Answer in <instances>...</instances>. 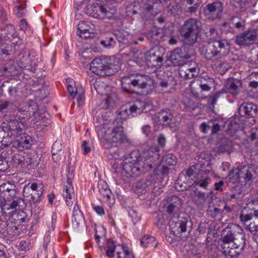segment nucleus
<instances>
[{
    "instance_id": "1",
    "label": "nucleus",
    "mask_w": 258,
    "mask_h": 258,
    "mask_svg": "<svg viewBox=\"0 0 258 258\" xmlns=\"http://www.w3.org/2000/svg\"><path fill=\"white\" fill-rule=\"evenodd\" d=\"M159 146H155L144 152L141 156L136 151L132 152L125 158L122 163V169L127 177H134L141 173L151 170L156 165L159 158L160 148L164 147L166 138L163 135L158 138Z\"/></svg>"
},
{
    "instance_id": "2",
    "label": "nucleus",
    "mask_w": 258,
    "mask_h": 258,
    "mask_svg": "<svg viewBox=\"0 0 258 258\" xmlns=\"http://www.w3.org/2000/svg\"><path fill=\"white\" fill-rule=\"evenodd\" d=\"M96 131L98 138L104 147L110 149L128 142L123 127L121 125L112 126L105 123L97 126Z\"/></svg>"
},
{
    "instance_id": "3",
    "label": "nucleus",
    "mask_w": 258,
    "mask_h": 258,
    "mask_svg": "<svg viewBox=\"0 0 258 258\" xmlns=\"http://www.w3.org/2000/svg\"><path fill=\"white\" fill-rule=\"evenodd\" d=\"M240 221L254 236L258 242V200L248 203L241 211L239 216Z\"/></svg>"
},
{
    "instance_id": "4",
    "label": "nucleus",
    "mask_w": 258,
    "mask_h": 258,
    "mask_svg": "<svg viewBox=\"0 0 258 258\" xmlns=\"http://www.w3.org/2000/svg\"><path fill=\"white\" fill-rule=\"evenodd\" d=\"M209 40L213 42L212 48L208 49L205 53V57L208 60H214L216 56L221 57L225 56L229 50V42L226 39H221L217 30L212 27L207 35Z\"/></svg>"
},
{
    "instance_id": "5",
    "label": "nucleus",
    "mask_w": 258,
    "mask_h": 258,
    "mask_svg": "<svg viewBox=\"0 0 258 258\" xmlns=\"http://www.w3.org/2000/svg\"><path fill=\"white\" fill-rule=\"evenodd\" d=\"M118 59L107 57L95 58L90 64V70L98 76H111L118 71Z\"/></svg>"
},
{
    "instance_id": "6",
    "label": "nucleus",
    "mask_w": 258,
    "mask_h": 258,
    "mask_svg": "<svg viewBox=\"0 0 258 258\" xmlns=\"http://www.w3.org/2000/svg\"><path fill=\"white\" fill-rule=\"evenodd\" d=\"M122 87L126 92L130 91L131 86L141 89L151 90L155 87V81L150 76L143 74L125 76L121 78Z\"/></svg>"
},
{
    "instance_id": "7",
    "label": "nucleus",
    "mask_w": 258,
    "mask_h": 258,
    "mask_svg": "<svg viewBox=\"0 0 258 258\" xmlns=\"http://www.w3.org/2000/svg\"><path fill=\"white\" fill-rule=\"evenodd\" d=\"M200 27L198 24V20L190 18L184 22L181 28L180 34L183 37L182 41L186 45H192L197 40V36Z\"/></svg>"
},
{
    "instance_id": "8",
    "label": "nucleus",
    "mask_w": 258,
    "mask_h": 258,
    "mask_svg": "<svg viewBox=\"0 0 258 258\" xmlns=\"http://www.w3.org/2000/svg\"><path fill=\"white\" fill-rule=\"evenodd\" d=\"M245 243L244 234L237 233L235 234V242L222 244L221 246L223 250V253L226 256L234 258L238 257L243 252Z\"/></svg>"
},
{
    "instance_id": "9",
    "label": "nucleus",
    "mask_w": 258,
    "mask_h": 258,
    "mask_svg": "<svg viewBox=\"0 0 258 258\" xmlns=\"http://www.w3.org/2000/svg\"><path fill=\"white\" fill-rule=\"evenodd\" d=\"M43 192L41 183H29L23 189V195L30 203L36 205Z\"/></svg>"
},
{
    "instance_id": "10",
    "label": "nucleus",
    "mask_w": 258,
    "mask_h": 258,
    "mask_svg": "<svg viewBox=\"0 0 258 258\" xmlns=\"http://www.w3.org/2000/svg\"><path fill=\"white\" fill-rule=\"evenodd\" d=\"M190 54L186 52L184 54L178 53V75L184 79L192 78L197 74V69L190 67L186 60L190 57Z\"/></svg>"
},
{
    "instance_id": "11",
    "label": "nucleus",
    "mask_w": 258,
    "mask_h": 258,
    "mask_svg": "<svg viewBox=\"0 0 258 258\" xmlns=\"http://www.w3.org/2000/svg\"><path fill=\"white\" fill-rule=\"evenodd\" d=\"M223 11V4L218 1L207 4L203 9L205 17L210 21L220 19L222 16Z\"/></svg>"
},
{
    "instance_id": "12",
    "label": "nucleus",
    "mask_w": 258,
    "mask_h": 258,
    "mask_svg": "<svg viewBox=\"0 0 258 258\" xmlns=\"http://www.w3.org/2000/svg\"><path fill=\"white\" fill-rule=\"evenodd\" d=\"M258 37V29H249L236 36L235 42L239 46H248Z\"/></svg>"
},
{
    "instance_id": "13",
    "label": "nucleus",
    "mask_w": 258,
    "mask_h": 258,
    "mask_svg": "<svg viewBox=\"0 0 258 258\" xmlns=\"http://www.w3.org/2000/svg\"><path fill=\"white\" fill-rule=\"evenodd\" d=\"M20 73L18 62L10 59L6 61L0 68V77H11Z\"/></svg>"
},
{
    "instance_id": "14",
    "label": "nucleus",
    "mask_w": 258,
    "mask_h": 258,
    "mask_svg": "<svg viewBox=\"0 0 258 258\" xmlns=\"http://www.w3.org/2000/svg\"><path fill=\"white\" fill-rule=\"evenodd\" d=\"M0 194L7 201H11L16 196L19 195L14 184L6 182L0 185Z\"/></svg>"
},
{
    "instance_id": "15",
    "label": "nucleus",
    "mask_w": 258,
    "mask_h": 258,
    "mask_svg": "<svg viewBox=\"0 0 258 258\" xmlns=\"http://www.w3.org/2000/svg\"><path fill=\"white\" fill-rule=\"evenodd\" d=\"M177 219L176 217H172L169 222V233L166 237V241L171 244L173 247L177 246Z\"/></svg>"
},
{
    "instance_id": "16",
    "label": "nucleus",
    "mask_w": 258,
    "mask_h": 258,
    "mask_svg": "<svg viewBox=\"0 0 258 258\" xmlns=\"http://www.w3.org/2000/svg\"><path fill=\"white\" fill-rule=\"evenodd\" d=\"M235 171L236 178L242 184H246L252 179L251 170L247 166H239Z\"/></svg>"
},
{
    "instance_id": "17",
    "label": "nucleus",
    "mask_w": 258,
    "mask_h": 258,
    "mask_svg": "<svg viewBox=\"0 0 258 258\" xmlns=\"http://www.w3.org/2000/svg\"><path fill=\"white\" fill-rule=\"evenodd\" d=\"M24 124L17 120H10L7 124L8 135L11 137H18L23 133Z\"/></svg>"
},
{
    "instance_id": "18",
    "label": "nucleus",
    "mask_w": 258,
    "mask_h": 258,
    "mask_svg": "<svg viewBox=\"0 0 258 258\" xmlns=\"http://www.w3.org/2000/svg\"><path fill=\"white\" fill-rule=\"evenodd\" d=\"M99 11L100 15L95 16L97 19H113L115 18L117 13L114 7L106 5L99 6Z\"/></svg>"
},
{
    "instance_id": "19",
    "label": "nucleus",
    "mask_w": 258,
    "mask_h": 258,
    "mask_svg": "<svg viewBox=\"0 0 258 258\" xmlns=\"http://www.w3.org/2000/svg\"><path fill=\"white\" fill-rule=\"evenodd\" d=\"M257 111V106L252 102H244L239 107V114L241 116L253 117Z\"/></svg>"
},
{
    "instance_id": "20",
    "label": "nucleus",
    "mask_w": 258,
    "mask_h": 258,
    "mask_svg": "<svg viewBox=\"0 0 258 258\" xmlns=\"http://www.w3.org/2000/svg\"><path fill=\"white\" fill-rule=\"evenodd\" d=\"M74 187L72 184V181L70 179H68L67 184L65 185L62 196L66 199V204L69 207L72 206L73 202L70 201L74 197Z\"/></svg>"
},
{
    "instance_id": "21",
    "label": "nucleus",
    "mask_w": 258,
    "mask_h": 258,
    "mask_svg": "<svg viewBox=\"0 0 258 258\" xmlns=\"http://www.w3.org/2000/svg\"><path fill=\"white\" fill-rule=\"evenodd\" d=\"M84 221L83 215L77 203L74 206L72 215V224L74 227H78Z\"/></svg>"
},
{
    "instance_id": "22",
    "label": "nucleus",
    "mask_w": 258,
    "mask_h": 258,
    "mask_svg": "<svg viewBox=\"0 0 258 258\" xmlns=\"http://www.w3.org/2000/svg\"><path fill=\"white\" fill-rule=\"evenodd\" d=\"M78 34L82 38L85 39L91 37L92 33L90 31V27L86 22L81 21L78 24Z\"/></svg>"
},
{
    "instance_id": "23",
    "label": "nucleus",
    "mask_w": 258,
    "mask_h": 258,
    "mask_svg": "<svg viewBox=\"0 0 258 258\" xmlns=\"http://www.w3.org/2000/svg\"><path fill=\"white\" fill-rule=\"evenodd\" d=\"M236 233H233L230 228H226L224 229L222 233L221 238L222 242V244H229L231 242H235V234Z\"/></svg>"
},
{
    "instance_id": "24",
    "label": "nucleus",
    "mask_w": 258,
    "mask_h": 258,
    "mask_svg": "<svg viewBox=\"0 0 258 258\" xmlns=\"http://www.w3.org/2000/svg\"><path fill=\"white\" fill-rule=\"evenodd\" d=\"M16 35L15 27L12 25H8L2 29L1 37L3 40H12Z\"/></svg>"
},
{
    "instance_id": "25",
    "label": "nucleus",
    "mask_w": 258,
    "mask_h": 258,
    "mask_svg": "<svg viewBox=\"0 0 258 258\" xmlns=\"http://www.w3.org/2000/svg\"><path fill=\"white\" fill-rule=\"evenodd\" d=\"M130 105L122 106L117 111L118 119L125 120L130 116H133V111Z\"/></svg>"
},
{
    "instance_id": "26",
    "label": "nucleus",
    "mask_w": 258,
    "mask_h": 258,
    "mask_svg": "<svg viewBox=\"0 0 258 258\" xmlns=\"http://www.w3.org/2000/svg\"><path fill=\"white\" fill-rule=\"evenodd\" d=\"M32 143L33 140L30 136L24 135L20 140H18L17 148L19 150L28 149L30 147Z\"/></svg>"
},
{
    "instance_id": "27",
    "label": "nucleus",
    "mask_w": 258,
    "mask_h": 258,
    "mask_svg": "<svg viewBox=\"0 0 258 258\" xmlns=\"http://www.w3.org/2000/svg\"><path fill=\"white\" fill-rule=\"evenodd\" d=\"M177 198V197L176 196H173L172 199L168 198L164 204V208L165 209L166 211L170 215L173 214L177 210V208L176 202H172L174 199L176 200Z\"/></svg>"
},
{
    "instance_id": "28",
    "label": "nucleus",
    "mask_w": 258,
    "mask_h": 258,
    "mask_svg": "<svg viewBox=\"0 0 258 258\" xmlns=\"http://www.w3.org/2000/svg\"><path fill=\"white\" fill-rule=\"evenodd\" d=\"M11 200H13V202L10 205V207L7 208V209H11L19 210L24 208L25 206L24 201L22 198H19L18 196H16V197L12 198Z\"/></svg>"
},
{
    "instance_id": "29",
    "label": "nucleus",
    "mask_w": 258,
    "mask_h": 258,
    "mask_svg": "<svg viewBox=\"0 0 258 258\" xmlns=\"http://www.w3.org/2000/svg\"><path fill=\"white\" fill-rule=\"evenodd\" d=\"M156 117L160 124H168L172 118V115L169 112L161 111L157 113Z\"/></svg>"
},
{
    "instance_id": "30",
    "label": "nucleus",
    "mask_w": 258,
    "mask_h": 258,
    "mask_svg": "<svg viewBox=\"0 0 258 258\" xmlns=\"http://www.w3.org/2000/svg\"><path fill=\"white\" fill-rule=\"evenodd\" d=\"M141 244L144 247L149 246L156 247L158 244V242L155 237L146 235L141 240Z\"/></svg>"
},
{
    "instance_id": "31",
    "label": "nucleus",
    "mask_w": 258,
    "mask_h": 258,
    "mask_svg": "<svg viewBox=\"0 0 258 258\" xmlns=\"http://www.w3.org/2000/svg\"><path fill=\"white\" fill-rule=\"evenodd\" d=\"M18 228L13 223L7 224L5 221L0 220V233H4L6 231L8 232H13L14 234H16Z\"/></svg>"
},
{
    "instance_id": "32",
    "label": "nucleus",
    "mask_w": 258,
    "mask_h": 258,
    "mask_svg": "<svg viewBox=\"0 0 258 258\" xmlns=\"http://www.w3.org/2000/svg\"><path fill=\"white\" fill-rule=\"evenodd\" d=\"M145 102L141 100H137L133 105H130L131 109H132L133 111V116H137L141 114L145 109Z\"/></svg>"
},
{
    "instance_id": "33",
    "label": "nucleus",
    "mask_w": 258,
    "mask_h": 258,
    "mask_svg": "<svg viewBox=\"0 0 258 258\" xmlns=\"http://www.w3.org/2000/svg\"><path fill=\"white\" fill-rule=\"evenodd\" d=\"M30 53H26L23 55L20 59L18 64L20 66V70L22 69L26 68L27 67H32L34 64L29 59Z\"/></svg>"
},
{
    "instance_id": "34",
    "label": "nucleus",
    "mask_w": 258,
    "mask_h": 258,
    "mask_svg": "<svg viewBox=\"0 0 258 258\" xmlns=\"http://www.w3.org/2000/svg\"><path fill=\"white\" fill-rule=\"evenodd\" d=\"M182 102L185 107L187 109L194 110L199 108L198 103H196L193 100L187 97H183Z\"/></svg>"
},
{
    "instance_id": "35",
    "label": "nucleus",
    "mask_w": 258,
    "mask_h": 258,
    "mask_svg": "<svg viewBox=\"0 0 258 258\" xmlns=\"http://www.w3.org/2000/svg\"><path fill=\"white\" fill-rule=\"evenodd\" d=\"M7 155V153L5 151H3L0 154V171H6L9 167L6 159Z\"/></svg>"
},
{
    "instance_id": "36",
    "label": "nucleus",
    "mask_w": 258,
    "mask_h": 258,
    "mask_svg": "<svg viewBox=\"0 0 258 258\" xmlns=\"http://www.w3.org/2000/svg\"><path fill=\"white\" fill-rule=\"evenodd\" d=\"M67 89L70 95L74 98L79 92L80 89H77L75 86V83L70 80L67 81Z\"/></svg>"
},
{
    "instance_id": "37",
    "label": "nucleus",
    "mask_w": 258,
    "mask_h": 258,
    "mask_svg": "<svg viewBox=\"0 0 258 258\" xmlns=\"http://www.w3.org/2000/svg\"><path fill=\"white\" fill-rule=\"evenodd\" d=\"M222 57L223 56H222L221 57H219L218 56H216L214 58V60H212L213 61L216 60L217 62L215 63V65L216 66L217 69L219 70V71H221V72H224L225 71H227L228 70V69H229V65H228V64L227 63H226L225 61H218V58H222Z\"/></svg>"
},
{
    "instance_id": "38",
    "label": "nucleus",
    "mask_w": 258,
    "mask_h": 258,
    "mask_svg": "<svg viewBox=\"0 0 258 258\" xmlns=\"http://www.w3.org/2000/svg\"><path fill=\"white\" fill-rule=\"evenodd\" d=\"M122 252L120 251L117 252V258H121V254L122 253L124 255V258H135L132 252H131L128 248L124 245H122L121 247Z\"/></svg>"
},
{
    "instance_id": "39",
    "label": "nucleus",
    "mask_w": 258,
    "mask_h": 258,
    "mask_svg": "<svg viewBox=\"0 0 258 258\" xmlns=\"http://www.w3.org/2000/svg\"><path fill=\"white\" fill-rule=\"evenodd\" d=\"M107 249L106 251V255L109 257L113 256V253L117 247L112 241H108L107 243Z\"/></svg>"
},
{
    "instance_id": "40",
    "label": "nucleus",
    "mask_w": 258,
    "mask_h": 258,
    "mask_svg": "<svg viewBox=\"0 0 258 258\" xmlns=\"http://www.w3.org/2000/svg\"><path fill=\"white\" fill-rule=\"evenodd\" d=\"M128 214L132 219L134 224L140 221L141 216L139 214L138 211L134 209H131L128 211Z\"/></svg>"
},
{
    "instance_id": "41",
    "label": "nucleus",
    "mask_w": 258,
    "mask_h": 258,
    "mask_svg": "<svg viewBox=\"0 0 258 258\" xmlns=\"http://www.w3.org/2000/svg\"><path fill=\"white\" fill-rule=\"evenodd\" d=\"M191 226V222L190 220L184 218L183 220H181L180 223V228L181 232H184L187 230V226L189 227V230H190V227Z\"/></svg>"
},
{
    "instance_id": "42",
    "label": "nucleus",
    "mask_w": 258,
    "mask_h": 258,
    "mask_svg": "<svg viewBox=\"0 0 258 258\" xmlns=\"http://www.w3.org/2000/svg\"><path fill=\"white\" fill-rule=\"evenodd\" d=\"M167 60L173 64V66H177V51H176V49H175L171 52L170 55L168 57Z\"/></svg>"
},
{
    "instance_id": "43",
    "label": "nucleus",
    "mask_w": 258,
    "mask_h": 258,
    "mask_svg": "<svg viewBox=\"0 0 258 258\" xmlns=\"http://www.w3.org/2000/svg\"><path fill=\"white\" fill-rule=\"evenodd\" d=\"M37 110V106L34 102L28 104L27 107V111L29 113L30 116L34 115Z\"/></svg>"
},
{
    "instance_id": "44",
    "label": "nucleus",
    "mask_w": 258,
    "mask_h": 258,
    "mask_svg": "<svg viewBox=\"0 0 258 258\" xmlns=\"http://www.w3.org/2000/svg\"><path fill=\"white\" fill-rule=\"evenodd\" d=\"M210 180V178L206 176V177H203V179L198 181L196 183V185H198L200 187L203 188L204 189H206L209 184V181Z\"/></svg>"
},
{
    "instance_id": "45",
    "label": "nucleus",
    "mask_w": 258,
    "mask_h": 258,
    "mask_svg": "<svg viewBox=\"0 0 258 258\" xmlns=\"http://www.w3.org/2000/svg\"><path fill=\"white\" fill-rule=\"evenodd\" d=\"M197 83L199 84H214V80L210 78L208 76H206L205 77H202L200 78L197 80Z\"/></svg>"
},
{
    "instance_id": "46",
    "label": "nucleus",
    "mask_w": 258,
    "mask_h": 258,
    "mask_svg": "<svg viewBox=\"0 0 258 258\" xmlns=\"http://www.w3.org/2000/svg\"><path fill=\"white\" fill-rule=\"evenodd\" d=\"M14 12L18 17H22L25 13V7L22 5L16 6L14 8Z\"/></svg>"
},
{
    "instance_id": "47",
    "label": "nucleus",
    "mask_w": 258,
    "mask_h": 258,
    "mask_svg": "<svg viewBox=\"0 0 258 258\" xmlns=\"http://www.w3.org/2000/svg\"><path fill=\"white\" fill-rule=\"evenodd\" d=\"M221 212V210L218 208H210L207 211L208 214L213 218L217 217Z\"/></svg>"
},
{
    "instance_id": "48",
    "label": "nucleus",
    "mask_w": 258,
    "mask_h": 258,
    "mask_svg": "<svg viewBox=\"0 0 258 258\" xmlns=\"http://www.w3.org/2000/svg\"><path fill=\"white\" fill-rule=\"evenodd\" d=\"M13 103L9 101H2L0 102V111L2 112L6 109L11 108Z\"/></svg>"
},
{
    "instance_id": "49",
    "label": "nucleus",
    "mask_w": 258,
    "mask_h": 258,
    "mask_svg": "<svg viewBox=\"0 0 258 258\" xmlns=\"http://www.w3.org/2000/svg\"><path fill=\"white\" fill-rule=\"evenodd\" d=\"M98 188L100 193L104 192L107 189H109L107 184L104 180H100L98 182Z\"/></svg>"
},
{
    "instance_id": "50",
    "label": "nucleus",
    "mask_w": 258,
    "mask_h": 258,
    "mask_svg": "<svg viewBox=\"0 0 258 258\" xmlns=\"http://www.w3.org/2000/svg\"><path fill=\"white\" fill-rule=\"evenodd\" d=\"M78 96L77 97V101L78 106H80L82 105L84 101V96L83 95V90L82 89H80V91L79 93H77Z\"/></svg>"
},
{
    "instance_id": "51",
    "label": "nucleus",
    "mask_w": 258,
    "mask_h": 258,
    "mask_svg": "<svg viewBox=\"0 0 258 258\" xmlns=\"http://www.w3.org/2000/svg\"><path fill=\"white\" fill-rule=\"evenodd\" d=\"M100 194L103 196L104 200H105L106 202H107L111 199V197H113L112 193L111 192L110 189H107V190L100 193Z\"/></svg>"
},
{
    "instance_id": "52",
    "label": "nucleus",
    "mask_w": 258,
    "mask_h": 258,
    "mask_svg": "<svg viewBox=\"0 0 258 258\" xmlns=\"http://www.w3.org/2000/svg\"><path fill=\"white\" fill-rule=\"evenodd\" d=\"M232 2L235 7L243 8L245 6L246 0H232Z\"/></svg>"
},
{
    "instance_id": "53",
    "label": "nucleus",
    "mask_w": 258,
    "mask_h": 258,
    "mask_svg": "<svg viewBox=\"0 0 258 258\" xmlns=\"http://www.w3.org/2000/svg\"><path fill=\"white\" fill-rule=\"evenodd\" d=\"M211 128H212V131L213 134L216 133L220 130V125L216 122V120H211Z\"/></svg>"
},
{
    "instance_id": "54",
    "label": "nucleus",
    "mask_w": 258,
    "mask_h": 258,
    "mask_svg": "<svg viewBox=\"0 0 258 258\" xmlns=\"http://www.w3.org/2000/svg\"><path fill=\"white\" fill-rule=\"evenodd\" d=\"M7 21L6 12L3 7L0 5V21L5 22Z\"/></svg>"
},
{
    "instance_id": "55",
    "label": "nucleus",
    "mask_w": 258,
    "mask_h": 258,
    "mask_svg": "<svg viewBox=\"0 0 258 258\" xmlns=\"http://www.w3.org/2000/svg\"><path fill=\"white\" fill-rule=\"evenodd\" d=\"M94 211L99 215L102 216L105 214L104 208L100 206H96L93 207Z\"/></svg>"
},
{
    "instance_id": "56",
    "label": "nucleus",
    "mask_w": 258,
    "mask_h": 258,
    "mask_svg": "<svg viewBox=\"0 0 258 258\" xmlns=\"http://www.w3.org/2000/svg\"><path fill=\"white\" fill-rule=\"evenodd\" d=\"M224 181L222 180H220L217 182H215L214 184L215 189L219 191H223L222 187L224 185Z\"/></svg>"
},
{
    "instance_id": "57",
    "label": "nucleus",
    "mask_w": 258,
    "mask_h": 258,
    "mask_svg": "<svg viewBox=\"0 0 258 258\" xmlns=\"http://www.w3.org/2000/svg\"><path fill=\"white\" fill-rule=\"evenodd\" d=\"M220 95V93L218 92L216 93L214 96H212L210 98L209 102H210L211 105L214 106L216 104L217 99L219 97Z\"/></svg>"
},
{
    "instance_id": "58",
    "label": "nucleus",
    "mask_w": 258,
    "mask_h": 258,
    "mask_svg": "<svg viewBox=\"0 0 258 258\" xmlns=\"http://www.w3.org/2000/svg\"><path fill=\"white\" fill-rule=\"evenodd\" d=\"M211 122H212L209 121L208 124H207L205 122H203L200 125V129H201V131L204 133H207L206 129H207V128H211Z\"/></svg>"
},
{
    "instance_id": "59",
    "label": "nucleus",
    "mask_w": 258,
    "mask_h": 258,
    "mask_svg": "<svg viewBox=\"0 0 258 258\" xmlns=\"http://www.w3.org/2000/svg\"><path fill=\"white\" fill-rule=\"evenodd\" d=\"M82 148L84 150V153L85 154H88L91 151V149L90 147L88 146V143L85 141H84L82 143Z\"/></svg>"
},
{
    "instance_id": "60",
    "label": "nucleus",
    "mask_w": 258,
    "mask_h": 258,
    "mask_svg": "<svg viewBox=\"0 0 258 258\" xmlns=\"http://www.w3.org/2000/svg\"><path fill=\"white\" fill-rule=\"evenodd\" d=\"M198 85L200 86L202 91H209L213 84H199Z\"/></svg>"
},
{
    "instance_id": "61",
    "label": "nucleus",
    "mask_w": 258,
    "mask_h": 258,
    "mask_svg": "<svg viewBox=\"0 0 258 258\" xmlns=\"http://www.w3.org/2000/svg\"><path fill=\"white\" fill-rule=\"evenodd\" d=\"M92 13L90 14L92 17L97 18L95 16L100 15V12L99 11V6L98 7H93L92 9Z\"/></svg>"
},
{
    "instance_id": "62",
    "label": "nucleus",
    "mask_w": 258,
    "mask_h": 258,
    "mask_svg": "<svg viewBox=\"0 0 258 258\" xmlns=\"http://www.w3.org/2000/svg\"><path fill=\"white\" fill-rule=\"evenodd\" d=\"M155 58L153 59L154 63L153 64L155 66H160L163 61V58L160 56L154 57Z\"/></svg>"
},
{
    "instance_id": "63",
    "label": "nucleus",
    "mask_w": 258,
    "mask_h": 258,
    "mask_svg": "<svg viewBox=\"0 0 258 258\" xmlns=\"http://www.w3.org/2000/svg\"><path fill=\"white\" fill-rule=\"evenodd\" d=\"M142 132L146 136H148L151 132L150 126L148 125L143 126Z\"/></svg>"
},
{
    "instance_id": "64",
    "label": "nucleus",
    "mask_w": 258,
    "mask_h": 258,
    "mask_svg": "<svg viewBox=\"0 0 258 258\" xmlns=\"http://www.w3.org/2000/svg\"><path fill=\"white\" fill-rule=\"evenodd\" d=\"M8 92L11 96H15L17 93V89L15 87L11 86L9 88Z\"/></svg>"
}]
</instances>
